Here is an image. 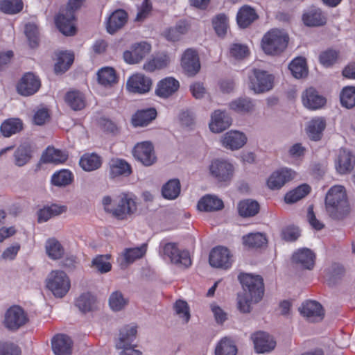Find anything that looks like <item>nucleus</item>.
Wrapping results in <instances>:
<instances>
[{"label": "nucleus", "instance_id": "6ab92c4d", "mask_svg": "<svg viewBox=\"0 0 355 355\" xmlns=\"http://www.w3.org/2000/svg\"><path fill=\"white\" fill-rule=\"evenodd\" d=\"M300 313L310 322L321 321L324 316L322 305L314 300H307L299 309Z\"/></svg>", "mask_w": 355, "mask_h": 355}, {"label": "nucleus", "instance_id": "69168bd1", "mask_svg": "<svg viewBox=\"0 0 355 355\" xmlns=\"http://www.w3.org/2000/svg\"><path fill=\"white\" fill-rule=\"evenodd\" d=\"M128 303L122 293L119 291L112 293L109 299V304L113 311L121 310Z\"/></svg>", "mask_w": 355, "mask_h": 355}, {"label": "nucleus", "instance_id": "bf43d9fd", "mask_svg": "<svg viewBox=\"0 0 355 355\" xmlns=\"http://www.w3.org/2000/svg\"><path fill=\"white\" fill-rule=\"evenodd\" d=\"M23 9L21 0H1L0 10L8 14H15Z\"/></svg>", "mask_w": 355, "mask_h": 355}, {"label": "nucleus", "instance_id": "6e6552de", "mask_svg": "<svg viewBox=\"0 0 355 355\" xmlns=\"http://www.w3.org/2000/svg\"><path fill=\"white\" fill-rule=\"evenodd\" d=\"M163 252L171 260V262L179 267L189 268L191 265L189 252L185 250H180L175 243H168L164 245Z\"/></svg>", "mask_w": 355, "mask_h": 355}, {"label": "nucleus", "instance_id": "49530a36", "mask_svg": "<svg viewBox=\"0 0 355 355\" xmlns=\"http://www.w3.org/2000/svg\"><path fill=\"white\" fill-rule=\"evenodd\" d=\"M243 243L248 248H259L266 245L268 240L265 234L257 232L243 236Z\"/></svg>", "mask_w": 355, "mask_h": 355}, {"label": "nucleus", "instance_id": "37998d69", "mask_svg": "<svg viewBox=\"0 0 355 355\" xmlns=\"http://www.w3.org/2000/svg\"><path fill=\"white\" fill-rule=\"evenodd\" d=\"M31 146L28 144H21L15 150V164L18 166H23L26 164L32 157Z\"/></svg>", "mask_w": 355, "mask_h": 355}, {"label": "nucleus", "instance_id": "58836bf2", "mask_svg": "<svg viewBox=\"0 0 355 355\" xmlns=\"http://www.w3.org/2000/svg\"><path fill=\"white\" fill-rule=\"evenodd\" d=\"M79 164L84 171H92L101 167L102 160L96 153H86L80 157Z\"/></svg>", "mask_w": 355, "mask_h": 355}, {"label": "nucleus", "instance_id": "c03bdc74", "mask_svg": "<svg viewBox=\"0 0 355 355\" xmlns=\"http://www.w3.org/2000/svg\"><path fill=\"white\" fill-rule=\"evenodd\" d=\"M180 189L181 186L178 179L170 180L162 187V196L165 199L174 200L179 196Z\"/></svg>", "mask_w": 355, "mask_h": 355}, {"label": "nucleus", "instance_id": "4c0bfd02", "mask_svg": "<svg viewBox=\"0 0 355 355\" xmlns=\"http://www.w3.org/2000/svg\"><path fill=\"white\" fill-rule=\"evenodd\" d=\"M22 129V121L18 118L8 119L4 121L0 126L1 132L6 137L19 132Z\"/></svg>", "mask_w": 355, "mask_h": 355}, {"label": "nucleus", "instance_id": "c756f323", "mask_svg": "<svg viewBox=\"0 0 355 355\" xmlns=\"http://www.w3.org/2000/svg\"><path fill=\"white\" fill-rule=\"evenodd\" d=\"M76 18H71L69 15L60 12L55 19L56 26L64 35H73L76 33L75 26Z\"/></svg>", "mask_w": 355, "mask_h": 355}, {"label": "nucleus", "instance_id": "ea45409f", "mask_svg": "<svg viewBox=\"0 0 355 355\" xmlns=\"http://www.w3.org/2000/svg\"><path fill=\"white\" fill-rule=\"evenodd\" d=\"M68 155L60 150L48 147L42 154L41 160L44 163H63L67 159Z\"/></svg>", "mask_w": 355, "mask_h": 355}, {"label": "nucleus", "instance_id": "c85d7f7f", "mask_svg": "<svg viewBox=\"0 0 355 355\" xmlns=\"http://www.w3.org/2000/svg\"><path fill=\"white\" fill-rule=\"evenodd\" d=\"M247 141L245 135L239 131L227 132L222 139V144L224 147L236 150L241 148Z\"/></svg>", "mask_w": 355, "mask_h": 355}, {"label": "nucleus", "instance_id": "6e6d98bb", "mask_svg": "<svg viewBox=\"0 0 355 355\" xmlns=\"http://www.w3.org/2000/svg\"><path fill=\"white\" fill-rule=\"evenodd\" d=\"M340 103L343 107L348 109L355 106V87L348 86L342 89Z\"/></svg>", "mask_w": 355, "mask_h": 355}, {"label": "nucleus", "instance_id": "a878e982", "mask_svg": "<svg viewBox=\"0 0 355 355\" xmlns=\"http://www.w3.org/2000/svg\"><path fill=\"white\" fill-rule=\"evenodd\" d=\"M52 349L55 355H71L73 341L64 334H58L52 339Z\"/></svg>", "mask_w": 355, "mask_h": 355}, {"label": "nucleus", "instance_id": "a19ab883", "mask_svg": "<svg viewBox=\"0 0 355 355\" xmlns=\"http://www.w3.org/2000/svg\"><path fill=\"white\" fill-rule=\"evenodd\" d=\"M45 248L48 257L53 260L61 259L64 253L63 246L55 238H50L46 241Z\"/></svg>", "mask_w": 355, "mask_h": 355}, {"label": "nucleus", "instance_id": "72a5a7b5", "mask_svg": "<svg viewBox=\"0 0 355 355\" xmlns=\"http://www.w3.org/2000/svg\"><path fill=\"white\" fill-rule=\"evenodd\" d=\"M198 209L203 211H214L223 208V202L216 196L207 195L203 196L198 202Z\"/></svg>", "mask_w": 355, "mask_h": 355}, {"label": "nucleus", "instance_id": "cd10ccee", "mask_svg": "<svg viewBox=\"0 0 355 355\" xmlns=\"http://www.w3.org/2000/svg\"><path fill=\"white\" fill-rule=\"evenodd\" d=\"M127 20L128 15L125 10L122 9L115 10L110 15L106 22L107 31L114 34L125 24Z\"/></svg>", "mask_w": 355, "mask_h": 355}, {"label": "nucleus", "instance_id": "9b49d317", "mask_svg": "<svg viewBox=\"0 0 355 355\" xmlns=\"http://www.w3.org/2000/svg\"><path fill=\"white\" fill-rule=\"evenodd\" d=\"M41 87L40 79L31 72L24 74L17 85V92L24 96L35 94Z\"/></svg>", "mask_w": 355, "mask_h": 355}, {"label": "nucleus", "instance_id": "09e8293b", "mask_svg": "<svg viewBox=\"0 0 355 355\" xmlns=\"http://www.w3.org/2000/svg\"><path fill=\"white\" fill-rule=\"evenodd\" d=\"M289 69L296 78H302L308 74L306 60L300 57L292 60L289 64Z\"/></svg>", "mask_w": 355, "mask_h": 355}, {"label": "nucleus", "instance_id": "bb28decb", "mask_svg": "<svg viewBox=\"0 0 355 355\" xmlns=\"http://www.w3.org/2000/svg\"><path fill=\"white\" fill-rule=\"evenodd\" d=\"M258 18L255 9L248 5L241 7L236 15L237 24L242 28L248 27Z\"/></svg>", "mask_w": 355, "mask_h": 355}, {"label": "nucleus", "instance_id": "a18cd8bd", "mask_svg": "<svg viewBox=\"0 0 355 355\" xmlns=\"http://www.w3.org/2000/svg\"><path fill=\"white\" fill-rule=\"evenodd\" d=\"M169 61V58L166 54L157 55L144 64V69L148 72L162 69L168 64Z\"/></svg>", "mask_w": 355, "mask_h": 355}, {"label": "nucleus", "instance_id": "052dcab7", "mask_svg": "<svg viewBox=\"0 0 355 355\" xmlns=\"http://www.w3.org/2000/svg\"><path fill=\"white\" fill-rule=\"evenodd\" d=\"M175 314L181 318L184 323H187L191 318L189 306L186 301L178 300L174 305Z\"/></svg>", "mask_w": 355, "mask_h": 355}, {"label": "nucleus", "instance_id": "39448f33", "mask_svg": "<svg viewBox=\"0 0 355 355\" xmlns=\"http://www.w3.org/2000/svg\"><path fill=\"white\" fill-rule=\"evenodd\" d=\"M46 288L56 297H64L69 291L71 282L67 274L62 270H52L46 280Z\"/></svg>", "mask_w": 355, "mask_h": 355}, {"label": "nucleus", "instance_id": "680f3d73", "mask_svg": "<svg viewBox=\"0 0 355 355\" xmlns=\"http://www.w3.org/2000/svg\"><path fill=\"white\" fill-rule=\"evenodd\" d=\"M25 34L31 48H36L39 45V31L36 25L28 24L25 26Z\"/></svg>", "mask_w": 355, "mask_h": 355}, {"label": "nucleus", "instance_id": "de8ad7c7", "mask_svg": "<svg viewBox=\"0 0 355 355\" xmlns=\"http://www.w3.org/2000/svg\"><path fill=\"white\" fill-rule=\"evenodd\" d=\"M238 211L243 217L254 216L259 211V205L255 200H244L239 203Z\"/></svg>", "mask_w": 355, "mask_h": 355}, {"label": "nucleus", "instance_id": "f3484780", "mask_svg": "<svg viewBox=\"0 0 355 355\" xmlns=\"http://www.w3.org/2000/svg\"><path fill=\"white\" fill-rule=\"evenodd\" d=\"M303 105L309 110H316L323 107L327 100L313 87L307 88L302 94Z\"/></svg>", "mask_w": 355, "mask_h": 355}, {"label": "nucleus", "instance_id": "412c9836", "mask_svg": "<svg viewBox=\"0 0 355 355\" xmlns=\"http://www.w3.org/2000/svg\"><path fill=\"white\" fill-rule=\"evenodd\" d=\"M252 339L257 353L268 352L273 349L276 342L272 336L264 331H258L252 335Z\"/></svg>", "mask_w": 355, "mask_h": 355}, {"label": "nucleus", "instance_id": "aec40b11", "mask_svg": "<svg viewBox=\"0 0 355 355\" xmlns=\"http://www.w3.org/2000/svg\"><path fill=\"white\" fill-rule=\"evenodd\" d=\"M151 85L150 78L142 74H135L130 76L127 81V88L132 93H147L150 91Z\"/></svg>", "mask_w": 355, "mask_h": 355}, {"label": "nucleus", "instance_id": "864d4df0", "mask_svg": "<svg viewBox=\"0 0 355 355\" xmlns=\"http://www.w3.org/2000/svg\"><path fill=\"white\" fill-rule=\"evenodd\" d=\"M237 349L233 342L224 338L220 340L215 349L216 355H236Z\"/></svg>", "mask_w": 355, "mask_h": 355}, {"label": "nucleus", "instance_id": "473e14b6", "mask_svg": "<svg viewBox=\"0 0 355 355\" xmlns=\"http://www.w3.org/2000/svg\"><path fill=\"white\" fill-rule=\"evenodd\" d=\"M97 79L100 85L105 87H111L118 83L119 77L114 69L105 67L98 71Z\"/></svg>", "mask_w": 355, "mask_h": 355}, {"label": "nucleus", "instance_id": "423d86ee", "mask_svg": "<svg viewBox=\"0 0 355 355\" xmlns=\"http://www.w3.org/2000/svg\"><path fill=\"white\" fill-rule=\"evenodd\" d=\"M274 77L264 70L253 69L249 75V87L255 93H263L273 87Z\"/></svg>", "mask_w": 355, "mask_h": 355}, {"label": "nucleus", "instance_id": "ddd939ff", "mask_svg": "<svg viewBox=\"0 0 355 355\" xmlns=\"http://www.w3.org/2000/svg\"><path fill=\"white\" fill-rule=\"evenodd\" d=\"M209 171L218 182H229L233 176L234 166L230 163L216 159L211 162Z\"/></svg>", "mask_w": 355, "mask_h": 355}, {"label": "nucleus", "instance_id": "338daca9", "mask_svg": "<svg viewBox=\"0 0 355 355\" xmlns=\"http://www.w3.org/2000/svg\"><path fill=\"white\" fill-rule=\"evenodd\" d=\"M20 347L12 343H0V355H21Z\"/></svg>", "mask_w": 355, "mask_h": 355}, {"label": "nucleus", "instance_id": "1a4fd4ad", "mask_svg": "<svg viewBox=\"0 0 355 355\" xmlns=\"http://www.w3.org/2000/svg\"><path fill=\"white\" fill-rule=\"evenodd\" d=\"M132 155L136 160L145 166H150L157 161L154 146L150 141L137 143L132 149Z\"/></svg>", "mask_w": 355, "mask_h": 355}, {"label": "nucleus", "instance_id": "7ed1b4c3", "mask_svg": "<svg viewBox=\"0 0 355 355\" xmlns=\"http://www.w3.org/2000/svg\"><path fill=\"white\" fill-rule=\"evenodd\" d=\"M326 209L331 218L343 219L349 212V205L344 187H332L325 198Z\"/></svg>", "mask_w": 355, "mask_h": 355}, {"label": "nucleus", "instance_id": "603ef678", "mask_svg": "<svg viewBox=\"0 0 355 355\" xmlns=\"http://www.w3.org/2000/svg\"><path fill=\"white\" fill-rule=\"evenodd\" d=\"M254 103L249 98H239L230 103L231 110L239 113L249 112L254 108Z\"/></svg>", "mask_w": 355, "mask_h": 355}, {"label": "nucleus", "instance_id": "b1692460", "mask_svg": "<svg viewBox=\"0 0 355 355\" xmlns=\"http://www.w3.org/2000/svg\"><path fill=\"white\" fill-rule=\"evenodd\" d=\"M108 165L109 175L111 178L119 176L128 177L132 172L131 165L123 159L112 158Z\"/></svg>", "mask_w": 355, "mask_h": 355}, {"label": "nucleus", "instance_id": "4be33fe9", "mask_svg": "<svg viewBox=\"0 0 355 355\" xmlns=\"http://www.w3.org/2000/svg\"><path fill=\"white\" fill-rule=\"evenodd\" d=\"M294 172L288 168H282L273 172L267 180L268 187L272 190L279 189L287 182L293 178Z\"/></svg>", "mask_w": 355, "mask_h": 355}, {"label": "nucleus", "instance_id": "f8f14e48", "mask_svg": "<svg viewBox=\"0 0 355 355\" xmlns=\"http://www.w3.org/2000/svg\"><path fill=\"white\" fill-rule=\"evenodd\" d=\"M209 261L212 267L227 269L232 266V255L227 248L218 246L210 252Z\"/></svg>", "mask_w": 355, "mask_h": 355}, {"label": "nucleus", "instance_id": "5701e85b", "mask_svg": "<svg viewBox=\"0 0 355 355\" xmlns=\"http://www.w3.org/2000/svg\"><path fill=\"white\" fill-rule=\"evenodd\" d=\"M292 259L302 268L312 270L315 265V254L310 249L302 248L294 252Z\"/></svg>", "mask_w": 355, "mask_h": 355}, {"label": "nucleus", "instance_id": "8fccbe9b", "mask_svg": "<svg viewBox=\"0 0 355 355\" xmlns=\"http://www.w3.org/2000/svg\"><path fill=\"white\" fill-rule=\"evenodd\" d=\"M311 191V187L306 184H303L295 189L288 192L285 197V202L287 203H293L304 198Z\"/></svg>", "mask_w": 355, "mask_h": 355}, {"label": "nucleus", "instance_id": "20e7f679", "mask_svg": "<svg viewBox=\"0 0 355 355\" xmlns=\"http://www.w3.org/2000/svg\"><path fill=\"white\" fill-rule=\"evenodd\" d=\"M288 40L287 33L279 29H272L263 35L261 47L266 54L277 55L286 49Z\"/></svg>", "mask_w": 355, "mask_h": 355}, {"label": "nucleus", "instance_id": "e2e57ef3", "mask_svg": "<svg viewBox=\"0 0 355 355\" xmlns=\"http://www.w3.org/2000/svg\"><path fill=\"white\" fill-rule=\"evenodd\" d=\"M338 51L328 49L320 53L319 55L320 62L325 67L332 66L338 60Z\"/></svg>", "mask_w": 355, "mask_h": 355}, {"label": "nucleus", "instance_id": "2eb2a0df", "mask_svg": "<svg viewBox=\"0 0 355 355\" xmlns=\"http://www.w3.org/2000/svg\"><path fill=\"white\" fill-rule=\"evenodd\" d=\"M181 66L189 76H193L200 69L198 53L196 50L187 49L182 54Z\"/></svg>", "mask_w": 355, "mask_h": 355}, {"label": "nucleus", "instance_id": "0e129e2a", "mask_svg": "<svg viewBox=\"0 0 355 355\" xmlns=\"http://www.w3.org/2000/svg\"><path fill=\"white\" fill-rule=\"evenodd\" d=\"M110 256L98 255L92 260V266L101 273L111 270L112 265L108 261Z\"/></svg>", "mask_w": 355, "mask_h": 355}, {"label": "nucleus", "instance_id": "f257e3e1", "mask_svg": "<svg viewBox=\"0 0 355 355\" xmlns=\"http://www.w3.org/2000/svg\"><path fill=\"white\" fill-rule=\"evenodd\" d=\"M104 209L118 220H125L134 214L137 209L136 197L130 193H122L112 200L110 196L102 200Z\"/></svg>", "mask_w": 355, "mask_h": 355}, {"label": "nucleus", "instance_id": "f03ea898", "mask_svg": "<svg viewBox=\"0 0 355 355\" xmlns=\"http://www.w3.org/2000/svg\"><path fill=\"white\" fill-rule=\"evenodd\" d=\"M239 279L244 291H248L250 300L243 296H239L238 308L243 313H249L251 309V302L257 303L263 296V280L260 275H252L250 274H241L239 276Z\"/></svg>", "mask_w": 355, "mask_h": 355}, {"label": "nucleus", "instance_id": "9d476101", "mask_svg": "<svg viewBox=\"0 0 355 355\" xmlns=\"http://www.w3.org/2000/svg\"><path fill=\"white\" fill-rule=\"evenodd\" d=\"M28 321V318L24 310L19 306H12L7 310L3 322L7 329L15 331L24 326Z\"/></svg>", "mask_w": 355, "mask_h": 355}, {"label": "nucleus", "instance_id": "13d9d810", "mask_svg": "<svg viewBox=\"0 0 355 355\" xmlns=\"http://www.w3.org/2000/svg\"><path fill=\"white\" fill-rule=\"evenodd\" d=\"M73 174L69 170H61L51 177V182L55 186H67L71 183Z\"/></svg>", "mask_w": 355, "mask_h": 355}, {"label": "nucleus", "instance_id": "2f4dec72", "mask_svg": "<svg viewBox=\"0 0 355 355\" xmlns=\"http://www.w3.org/2000/svg\"><path fill=\"white\" fill-rule=\"evenodd\" d=\"M157 114L153 107L137 110L132 117V123L135 127L146 126L156 118Z\"/></svg>", "mask_w": 355, "mask_h": 355}, {"label": "nucleus", "instance_id": "4468645a", "mask_svg": "<svg viewBox=\"0 0 355 355\" xmlns=\"http://www.w3.org/2000/svg\"><path fill=\"white\" fill-rule=\"evenodd\" d=\"M302 21L307 27H320L326 24L327 17L321 8L311 6L304 11Z\"/></svg>", "mask_w": 355, "mask_h": 355}, {"label": "nucleus", "instance_id": "4d7b16f0", "mask_svg": "<svg viewBox=\"0 0 355 355\" xmlns=\"http://www.w3.org/2000/svg\"><path fill=\"white\" fill-rule=\"evenodd\" d=\"M213 27L219 37H224L228 28V18L225 14L216 15L212 20Z\"/></svg>", "mask_w": 355, "mask_h": 355}, {"label": "nucleus", "instance_id": "0eeeda50", "mask_svg": "<svg viewBox=\"0 0 355 355\" xmlns=\"http://www.w3.org/2000/svg\"><path fill=\"white\" fill-rule=\"evenodd\" d=\"M137 327H124L120 330L119 338L116 343L117 349H123L120 355H142L139 350H137L132 347V343L136 338Z\"/></svg>", "mask_w": 355, "mask_h": 355}, {"label": "nucleus", "instance_id": "a211bd4d", "mask_svg": "<svg viewBox=\"0 0 355 355\" xmlns=\"http://www.w3.org/2000/svg\"><path fill=\"white\" fill-rule=\"evenodd\" d=\"M355 166V155L346 148L339 150L335 160L336 171L340 174L349 173Z\"/></svg>", "mask_w": 355, "mask_h": 355}, {"label": "nucleus", "instance_id": "5fc2aeb1", "mask_svg": "<svg viewBox=\"0 0 355 355\" xmlns=\"http://www.w3.org/2000/svg\"><path fill=\"white\" fill-rule=\"evenodd\" d=\"M94 297L89 293H83L76 300V306L83 313L92 310L95 303Z\"/></svg>", "mask_w": 355, "mask_h": 355}, {"label": "nucleus", "instance_id": "c9c22d12", "mask_svg": "<svg viewBox=\"0 0 355 355\" xmlns=\"http://www.w3.org/2000/svg\"><path fill=\"white\" fill-rule=\"evenodd\" d=\"M66 103L73 110H81L85 107V99L78 90H71L64 96Z\"/></svg>", "mask_w": 355, "mask_h": 355}, {"label": "nucleus", "instance_id": "dca6fc26", "mask_svg": "<svg viewBox=\"0 0 355 355\" xmlns=\"http://www.w3.org/2000/svg\"><path fill=\"white\" fill-rule=\"evenodd\" d=\"M151 46L146 42H141L132 45L130 51L123 53L125 62L130 64L141 62L150 51Z\"/></svg>", "mask_w": 355, "mask_h": 355}, {"label": "nucleus", "instance_id": "774afa93", "mask_svg": "<svg viewBox=\"0 0 355 355\" xmlns=\"http://www.w3.org/2000/svg\"><path fill=\"white\" fill-rule=\"evenodd\" d=\"M230 53L236 59H243L248 55L249 49L245 45L234 44L230 48Z\"/></svg>", "mask_w": 355, "mask_h": 355}, {"label": "nucleus", "instance_id": "e433bc0d", "mask_svg": "<svg viewBox=\"0 0 355 355\" xmlns=\"http://www.w3.org/2000/svg\"><path fill=\"white\" fill-rule=\"evenodd\" d=\"M326 127V121L322 118L312 119L307 127V135L313 141H319L322 138V132Z\"/></svg>", "mask_w": 355, "mask_h": 355}, {"label": "nucleus", "instance_id": "393cba45", "mask_svg": "<svg viewBox=\"0 0 355 355\" xmlns=\"http://www.w3.org/2000/svg\"><path fill=\"white\" fill-rule=\"evenodd\" d=\"M231 123V117L225 111L218 110L211 114L209 128L211 132L219 133L227 129Z\"/></svg>", "mask_w": 355, "mask_h": 355}, {"label": "nucleus", "instance_id": "3c124183", "mask_svg": "<svg viewBox=\"0 0 355 355\" xmlns=\"http://www.w3.org/2000/svg\"><path fill=\"white\" fill-rule=\"evenodd\" d=\"M147 244L144 243L139 247L125 248L123 257L125 262L133 263L135 260L142 258L146 253Z\"/></svg>", "mask_w": 355, "mask_h": 355}, {"label": "nucleus", "instance_id": "f704fd0d", "mask_svg": "<svg viewBox=\"0 0 355 355\" xmlns=\"http://www.w3.org/2000/svg\"><path fill=\"white\" fill-rule=\"evenodd\" d=\"M74 54L71 52L60 51L57 53V60L54 65L55 73H62L67 71L73 64Z\"/></svg>", "mask_w": 355, "mask_h": 355}, {"label": "nucleus", "instance_id": "7c9ffc66", "mask_svg": "<svg viewBox=\"0 0 355 355\" xmlns=\"http://www.w3.org/2000/svg\"><path fill=\"white\" fill-rule=\"evenodd\" d=\"M179 82L172 77H167L157 84L155 93L162 98H167L175 93L179 88Z\"/></svg>", "mask_w": 355, "mask_h": 355}, {"label": "nucleus", "instance_id": "79ce46f5", "mask_svg": "<svg viewBox=\"0 0 355 355\" xmlns=\"http://www.w3.org/2000/svg\"><path fill=\"white\" fill-rule=\"evenodd\" d=\"M66 210L67 207L65 206H60L55 204L45 207L37 211V220L39 223L46 222L51 217L60 215L66 211Z\"/></svg>", "mask_w": 355, "mask_h": 355}]
</instances>
